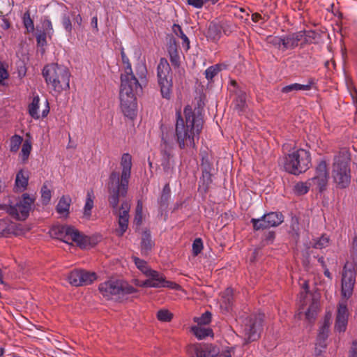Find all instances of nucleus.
<instances>
[{"instance_id": "obj_1", "label": "nucleus", "mask_w": 357, "mask_h": 357, "mask_svg": "<svg viewBox=\"0 0 357 357\" xmlns=\"http://www.w3.org/2000/svg\"><path fill=\"white\" fill-rule=\"evenodd\" d=\"M204 116L198 107L192 109L189 105L183 109V116L180 110L176 112L174 139L181 149L196 150L204 126Z\"/></svg>"}, {"instance_id": "obj_2", "label": "nucleus", "mask_w": 357, "mask_h": 357, "mask_svg": "<svg viewBox=\"0 0 357 357\" xmlns=\"http://www.w3.org/2000/svg\"><path fill=\"white\" fill-rule=\"evenodd\" d=\"M121 173L112 171L107 182L108 202L113 209V213L129 219V211L119 209L120 198L126 197L129 181L131 176L132 156L130 153H123L121 158Z\"/></svg>"}, {"instance_id": "obj_3", "label": "nucleus", "mask_w": 357, "mask_h": 357, "mask_svg": "<svg viewBox=\"0 0 357 357\" xmlns=\"http://www.w3.org/2000/svg\"><path fill=\"white\" fill-rule=\"evenodd\" d=\"M142 91V88L139 81L121 82V108L123 114L130 119H134L137 115V104L135 93Z\"/></svg>"}, {"instance_id": "obj_4", "label": "nucleus", "mask_w": 357, "mask_h": 357, "mask_svg": "<svg viewBox=\"0 0 357 357\" xmlns=\"http://www.w3.org/2000/svg\"><path fill=\"white\" fill-rule=\"evenodd\" d=\"M284 169L293 175L305 172L311 166V154L303 149H294L281 158Z\"/></svg>"}, {"instance_id": "obj_5", "label": "nucleus", "mask_w": 357, "mask_h": 357, "mask_svg": "<svg viewBox=\"0 0 357 357\" xmlns=\"http://www.w3.org/2000/svg\"><path fill=\"white\" fill-rule=\"evenodd\" d=\"M42 74L46 83L51 84L54 91L61 92L70 89V73L66 67L57 63L47 64Z\"/></svg>"}, {"instance_id": "obj_6", "label": "nucleus", "mask_w": 357, "mask_h": 357, "mask_svg": "<svg viewBox=\"0 0 357 357\" xmlns=\"http://www.w3.org/2000/svg\"><path fill=\"white\" fill-rule=\"evenodd\" d=\"M98 289L107 300L123 302L128 298V295L136 293L137 290L122 280H110L99 284Z\"/></svg>"}, {"instance_id": "obj_7", "label": "nucleus", "mask_w": 357, "mask_h": 357, "mask_svg": "<svg viewBox=\"0 0 357 357\" xmlns=\"http://www.w3.org/2000/svg\"><path fill=\"white\" fill-rule=\"evenodd\" d=\"M52 236L68 243L72 241L80 248H86L88 244V237L83 235L78 229L67 225H54L50 229Z\"/></svg>"}, {"instance_id": "obj_8", "label": "nucleus", "mask_w": 357, "mask_h": 357, "mask_svg": "<svg viewBox=\"0 0 357 357\" xmlns=\"http://www.w3.org/2000/svg\"><path fill=\"white\" fill-rule=\"evenodd\" d=\"M332 178L340 189L347 188L351 183V169L349 160H346L342 156H335L333 164Z\"/></svg>"}, {"instance_id": "obj_9", "label": "nucleus", "mask_w": 357, "mask_h": 357, "mask_svg": "<svg viewBox=\"0 0 357 357\" xmlns=\"http://www.w3.org/2000/svg\"><path fill=\"white\" fill-rule=\"evenodd\" d=\"M171 68L165 58H161L157 67L158 82L162 97L169 100L172 93V78Z\"/></svg>"}, {"instance_id": "obj_10", "label": "nucleus", "mask_w": 357, "mask_h": 357, "mask_svg": "<svg viewBox=\"0 0 357 357\" xmlns=\"http://www.w3.org/2000/svg\"><path fill=\"white\" fill-rule=\"evenodd\" d=\"M188 352L192 357H234L232 349L221 352L219 348L211 344H195L188 347Z\"/></svg>"}, {"instance_id": "obj_11", "label": "nucleus", "mask_w": 357, "mask_h": 357, "mask_svg": "<svg viewBox=\"0 0 357 357\" xmlns=\"http://www.w3.org/2000/svg\"><path fill=\"white\" fill-rule=\"evenodd\" d=\"M264 314H251L244 320L243 333L248 342L257 341L262 331Z\"/></svg>"}, {"instance_id": "obj_12", "label": "nucleus", "mask_w": 357, "mask_h": 357, "mask_svg": "<svg viewBox=\"0 0 357 357\" xmlns=\"http://www.w3.org/2000/svg\"><path fill=\"white\" fill-rule=\"evenodd\" d=\"M284 222V215L281 212H270L259 218H252L250 222L254 231H259L275 227Z\"/></svg>"}, {"instance_id": "obj_13", "label": "nucleus", "mask_w": 357, "mask_h": 357, "mask_svg": "<svg viewBox=\"0 0 357 357\" xmlns=\"http://www.w3.org/2000/svg\"><path fill=\"white\" fill-rule=\"evenodd\" d=\"M162 144H160V153L162 155L161 166L165 172L169 174L174 168V161L172 160V150L174 148L173 142L170 140L168 132H162Z\"/></svg>"}, {"instance_id": "obj_14", "label": "nucleus", "mask_w": 357, "mask_h": 357, "mask_svg": "<svg viewBox=\"0 0 357 357\" xmlns=\"http://www.w3.org/2000/svg\"><path fill=\"white\" fill-rule=\"evenodd\" d=\"M149 278L141 284V287H154V288H169L172 289H178L180 286L172 281L167 280L163 274L153 270L147 275Z\"/></svg>"}, {"instance_id": "obj_15", "label": "nucleus", "mask_w": 357, "mask_h": 357, "mask_svg": "<svg viewBox=\"0 0 357 357\" xmlns=\"http://www.w3.org/2000/svg\"><path fill=\"white\" fill-rule=\"evenodd\" d=\"M328 178V164L322 160L318 163L315 169V175L311 179H309V181L312 185H315L320 192H322L326 189Z\"/></svg>"}, {"instance_id": "obj_16", "label": "nucleus", "mask_w": 357, "mask_h": 357, "mask_svg": "<svg viewBox=\"0 0 357 357\" xmlns=\"http://www.w3.org/2000/svg\"><path fill=\"white\" fill-rule=\"evenodd\" d=\"M356 275L355 268H349L348 264H345L342 277V294L347 298L352 295L356 283Z\"/></svg>"}, {"instance_id": "obj_17", "label": "nucleus", "mask_w": 357, "mask_h": 357, "mask_svg": "<svg viewBox=\"0 0 357 357\" xmlns=\"http://www.w3.org/2000/svg\"><path fill=\"white\" fill-rule=\"evenodd\" d=\"M33 202L34 199L31 198L29 194H23L22 199L17 202L15 205L12 206L16 209L18 215L11 216L17 220H26L29 215V212L31 209V206L33 205Z\"/></svg>"}, {"instance_id": "obj_18", "label": "nucleus", "mask_w": 357, "mask_h": 357, "mask_svg": "<svg viewBox=\"0 0 357 357\" xmlns=\"http://www.w3.org/2000/svg\"><path fill=\"white\" fill-rule=\"evenodd\" d=\"M349 312L345 303H340L337 306L335 322V330L340 333L344 332L348 324Z\"/></svg>"}, {"instance_id": "obj_19", "label": "nucleus", "mask_w": 357, "mask_h": 357, "mask_svg": "<svg viewBox=\"0 0 357 357\" xmlns=\"http://www.w3.org/2000/svg\"><path fill=\"white\" fill-rule=\"evenodd\" d=\"M303 31L291 32L282 36L283 52L292 50L297 47L303 39Z\"/></svg>"}, {"instance_id": "obj_20", "label": "nucleus", "mask_w": 357, "mask_h": 357, "mask_svg": "<svg viewBox=\"0 0 357 357\" xmlns=\"http://www.w3.org/2000/svg\"><path fill=\"white\" fill-rule=\"evenodd\" d=\"M331 319V315L330 314H326L323 324L319 330V333L317 338V345L323 349L326 348V340L329 335Z\"/></svg>"}, {"instance_id": "obj_21", "label": "nucleus", "mask_w": 357, "mask_h": 357, "mask_svg": "<svg viewBox=\"0 0 357 357\" xmlns=\"http://www.w3.org/2000/svg\"><path fill=\"white\" fill-rule=\"evenodd\" d=\"M122 62L124 65V73L121 75V82L126 81H138L132 73L131 63L128 57L126 56L124 50L122 48L121 51Z\"/></svg>"}, {"instance_id": "obj_22", "label": "nucleus", "mask_w": 357, "mask_h": 357, "mask_svg": "<svg viewBox=\"0 0 357 357\" xmlns=\"http://www.w3.org/2000/svg\"><path fill=\"white\" fill-rule=\"evenodd\" d=\"M234 93L236 96L233 101L234 110L241 114L246 107V93L241 88H237Z\"/></svg>"}, {"instance_id": "obj_23", "label": "nucleus", "mask_w": 357, "mask_h": 357, "mask_svg": "<svg viewBox=\"0 0 357 357\" xmlns=\"http://www.w3.org/2000/svg\"><path fill=\"white\" fill-rule=\"evenodd\" d=\"M141 253L142 255H148L153 248L155 246V243L152 240L151 232L148 229H145L142 236L141 243Z\"/></svg>"}, {"instance_id": "obj_24", "label": "nucleus", "mask_w": 357, "mask_h": 357, "mask_svg": "<svg viewBox=\"0 0 357 357\" xmlns=\"http://www.w3.org/2000/svg\"><path fill=\"white\" fill-rule=\"evenodd\" d=\"M219 22H211L207 27L205 36L208 40L217 43L221 38L222 32Z\"/></svg>"}, {"instance_id": "obj_25", "label": "nucleus", "mask_w": 357, "mask_h": 357, "mask_svg": "<svg viewBox=\"0 0 357 357\" xmlns=\"http://www.w3.org/2000/svg\"><path fill=\"white\" fill-rule=\"evenodd\" d=\"M171 197V189L169 183H166L163 187L161 195L158 199L159 211L161 215L168 208L169 201Z\"/></svg>"}, {"instance_id": "obj_26", "label": "nucleus", "mask_w": 357, "mask_h": 357, "mask_svg": "<svg viewBox=\"0 0 357 357\" xmlns=\"http://www.w3.org/2000/svg\"><path fill=\"white\" fill-rule=\"evenodd\" d=\"M315 84L314 79H310L308 80L307 84H301L298 83H294L287 86H285L282 88L281 92L283 93H289L292 91H309L312 89V86Z\"/></svg>"}, {"instance_id": "obj_27", "label": "nucleus", "mask_w": 357, "mask_h": 357, "mask_svg": "<svg viewBox=\"0 0 357 357\" xmlns=\"http://www.w3.org/2000/svg\"><path fill=\"white\" fill-rule=\"evenodd\" d=\"M71 204V198L70 196H62L58 204L56 205V212L61 215L67 217L69 214V208Z\"/></svg>"}, {"instance_id": "obj_28", "label": "nucleus", "mask_w": 357, "mask_h": 357, "mask_svg": "<svg viewBox=\"0 0 357 357\" xmlns=\"http://www.w3.org/2000/svg\"><path fill=\"white\" fill-rule=\"evenodd\" d=\"M94 194L92 190H89L86 194V202L84 207L83 217L89 220L91 216V210L94 206Z\"/></svg>"}, {"instance_id": "obj_29", "label": "nucleus", "mask_w": 357, "mask_h": 357, "mask_svg": "<svg viewBox=\"0 0 357 357\" xmlns=\"http://www.w3.org/2000/svg\"><path fill=\"white\" fill-rule=\"evenodd\" d=\"M191 332L199 340L213 335L212 329L209 328H202L200 326H192Z\"/></svg>"}, {"instance_id": "obj_30", "label": "nucleus", "mask_w": 357, "mask_h": 357, "mask_svg": "<svg viewBox=\"0 0 357 357\" xmlns=\"http://www.w3.org/2000/svg\"><path fill=\"white\" fill-rule=\"evenodd\" d=\"M312 185L310 181L298 182L294 187V192L296 195H305L309 191L310 187Z\"/></svg>"}, {"instance_id": "obj_31", "label": "nucleus", "mask_w": 357, "mask_h": 357, "mask_svg": "<svg viewBox=\"0 0 357 357\" xmlns=\"http://www.w3.org/2000/svg\"><path fill=\"white\" fill-rule=\"evenodd\" d=\"M319 310V303L314 299L312 300V303L309 306L307 312H305L306 319L309 321H314L316 319L317 312Z\"/></svg>"}, {"instance_id": "obj_32", "label": "nucleus", "mask_w": 357, "mask_h": 357, "mask_svg": "<svg viewBox=\"0 0 357 357\" xmlns=\"http://www.w3.org/2000/svg\"><path fill=\"white\" fill-rule=\"evenodd\" d=\"M81 277L82 270H74L69 273L68 280L71 285L79 287L82 284Z\"/></svg>"}, {"instance_id": "obj_33", "label": "nucleus", "mask_w": 357, "mask_h": 357, "mask_svg": "<svg viewBox=\"0 0 357 357\" xmlns=\"http://www.w3.org/2000/svg\"><path fill=\"white\" fill-rule=\"evenodd\" d=\"M39 102H40V98L38 96H34L32 102L29 105V113L30 116L36 119H38L40 118V116L38 113V109L39 108Z\"/></svg>"}, {"instance_id": "obj_34", "label": "nucleus", "mask_w": 357, "mask_h": 357, "mask_svg": "<svg viewBox=\"0 0 357 357\" xmlns=\"http://www.w3.org/2000/svg\"><path fill=\"white\" fill-rule=\"evenodd\" d=\"M96 274L93 272H89L82 270L81 286L89 285L96 280Z\"/></svg>"}, {"instance_id": "obj_35", "label": "nucleus", "mask_w": 357, "mask_h": 357, "mask_svg": "<svg viewBox=\"0 0 357 357\" xmlns=\"http://www.w3.org/2000/svg\"><path fill=\"white\" fill-rule=\"evenodd\" d=\"M222 70L221 64H215L208 67L205 70L206 78L211 82L214 77H215Z\"/></svg>"}, {"instance_id": "obj_36", "label": "nucleus", "mask_w": 357, "mask_h": 357, "mask_svg": "<svg viewBox=\"0 0 357 357\" xmlns=\"http://www.w3.org/2000/svg\"><path fill=\"white\" fill-rule=\"evenodd\" d=\"M266 41L268 44L272 45L275 48L283 51V45L282 43V36H268L266 38Z\"/></svg>"}, {"instance_id": "obj_37", "label": "nucleus", "mask_w": 357, "mask_h": 357, "mask_svg": "<svg viewBox=\"0 0 357 357\" xmlns=\"http://www.w3.org/2000/svg\"><path fill=\"white\" fill-rule=\"evenodd\" d=\"M302 31L303 32L305 36L303 37V39L301 43V47H303L306 44L312 43L313 40H314L318 36L317 33L313 30H303Z\"/></svg>"}, {"instance_id": "obj_38", "label": "nucleus", "mask_w": 357, "mask_h": 357, "mask_svg": "<svg viewBox=\"0 0 357 357\" xmlns=\"http://www.w3.org/2000/svg\"><path fill=\"white\" fill-rule=\"evenodd\" d=\"M172 31L177 36L180 37L183 40V44L186 45L187 49L190 48V40L186 35L183 33L181 26L179 24H174Z\"/></svg>"}, {"instance_id": "obj_39", "label": "nucleus", "mask_w": 357, "mask_h": 357, "mask_svg": "<svg viewBox=\"0 0 357 357\" xmlns=\"http://www.w3.org/2000/svg\"><path fill=\"white\" fill-rule=\"evenodd\" d=\"M134 262L137 267L146 276H147L153 270L149 268L146 261L137 257H133Z\"/></svg>"}, {"instance_id": "obj_40", "label": "nucleus", "mask_w": 357, "mask_h": 357, "mask_svg": "<svg viewBox=\"0 0 357 357\" xmlns=\"http://www.w3.org/2000/svg\"><path fill=\"white\" fill-rule=\"evenodd\" d=\"M212 314L209 311H206L200 317H194L193 320L198 326L207 325L211 323Z\"/></svg>"}, {"instance_id": "obj_41", "label": "nucleus", "mask_w": 357, "mask_h": 357, "mask_svg": "<svg viewBox=\"0 0 357 357\" xmlns=\"http://www.w3.org/2000/svg\"><path fill=\"white\" fill-rule=\"evenodd\" d=\"M28 185V176H25L24 175V172L22 170L18 172L16 175L15 178V186L17 188H20L22 190L26 189Z\"/></svg>"}, {"instance_id": "obj_42", "label": "nucleus", "mask_w": 357, "mask_h": 357, "mask_svg": "<svg viewBox=\"0 0 357 357\" xmlns=\"http://www.w3.org/2000/svg\"><path fill=\"white\" fill-rule=\"evenodd\" d=\"M23 142V137L18 135H14L11 137L10 141V151L13 153H16L20 148L22 142Z\"/></svg>"}, {"instance_id": "obj_43", "label": "nucleus", "mask_w": 357, "mask_h": 357, "mask_svg": "<svg viewBox=\"0 0 357 357\" xmlns=\"http://www.w3.org/2000/svg\"><path fill=\"white\" fill-rule=\"evenodd\" d=\"M23 24L28 33L33 32L35 29L33 20L31 18L30 12L26 11L23 15Z\"/></svg>"}, {"instance_id": "obj_44", "label": "nucleus", "mask_w": 357, "mask_h": 357, "mask_svg": "<svg viewBox=\"0 0 357 357\" xmlns=\"http://www.w3.org/2000/svg\"><path fill=\"white\" fill-rule=\"evenodd\" d=\"M219 23L221 26V32L222 31L227 36L230 35L236 28L235 24L229 21H222Z\"/></svg>"}, {"instance_id": "obj_45", "label": "nucleus", "mask_w": 357, "mask_h": 357, "mask_svg": "<svg viewBox=\"0 0 357 357\" xmlns=\"http://www.w3.org/2000/svg\"><path fill=\"white\" fill-rule=\"evenodd\" d=\"M40 192L42 203L47 205L50 202L52 197L51 190L48 188L47 183H43Z\"/></svg>"}, {"instance_id": "obj_46", "label": "nucleus", "mask_w": 357, "mask_h": 357, "mask_svg": "<svg viewBox=\"0 0 357 357\" xmlns=\"http://www.w3.org/2000/svg\"><path fill=\"white\" fill-rule=\"evenodd\" d=\"M128 220L129 219L126 218L124 217L119 216V229L116 230V235L118 236H122L124 233L126 231L128 226Z\"/></svg>"}, {"instance_id": "obj_47", "label": "nucleus", "mask_w": 357, "mask_h": 357, "mask_svg": "<svg viewBox=\"0 0 357 357\" xmlns=\"http://www.w3.org/2000/svg\"><path fill=\"white\" fill-rule=\"evenodd\" d=\"M42 31H43L44 33L47 32V34H48V37L51 38L54 33V29L52 22L47 17H45L42 20Z\"/></svg>"}, {"instance_id": "obj_48", "label": "nucleus", "mask_w": 357, "mask_h": 357, "mask_svg": "<svg viewBox=\"0 0 357 357\" xmlns=\"http://www.w3.org/2000/svg\"><path fill=\"white\" fill-rule=\"evenodd\" d=\"M31 151V144L29 141L26 140L22 144V148L21 150L22 160L23 162L27 161L29 156L30 155Z\"/></svg>"}, {"instance_id": "obj_49", "label": "nucleus", "mask_w": 357, "mask_h": 357, "mask_svg": "<svg viewBox=\"0 0 357 357\" xmlns=\"http://www.w3.org/2000/svg\"><path fill=\"white\" fill-rule=\"evenodd\" d=\"M70 17L71 16L69 15L63 14L62 15V18H61V24H62L64 29L66 30V31L69 35H70L72 33V30H73V24H72L71 20H70Z\"/></svg>"}, {"instance_id": "obj_50", "label": "nucleus", "mask_w": 357, "mask_h": 357, "mask_svg": "<svg viewBox=\"0 0 357 357\" xmlns=\"http://www.w3.org/2000/svg\"><path fill=\"white\" fill-rule=\"evenodd\" d=\"M157 318L161 321L169 322L172 319L173 314L168 310H160L157 312Z\"/></svg>"}, {"instance_id": "obj_51", "label": "nucleus", "mask_w": 357, "mask_h": 357, "mask_svg": "<svg viewBox=\"0 0 357 357\" xmlns=\"http://www.w3.org/2000/svg\"><path fill=\"white\" fill-rule=\"evenodd\" d=\"M203 250V241L202 238H197L192 243V254L194 256H197Z\"/></svg>"}, {"instance_id": "obj_52", "label": "nucleus", "mask_w": 357, "mask_h": 357, "mask_svg": "<svg viewBox=\"0 0 357 357\" xmlns=\"http://www.w3.org/2000/svg\"><path fill=\"white\" fill-rule=\"evenodd\" d=\"M202 172H212L213 167L212 162H210L208 156H203L201 162Z\"/></svg>"}, {"instance_id": "obj_53", "label": "nucleus", "mask_w": 357, "mask_h": 357, "mask_svg": "<svg viewBox=\"0 0 357 357\" xmlns=\"http://www.w3.org/2000/svg\"><path fill=\"white\" fill-rule=\"evenodd\" d=\"M47 36H48V34H47V32L46 33H44L43 31H39L36 36V42H37V45L38 47H44L45 45H47Z\"/></svg>"}, {"instance_id": "obj_54", "label": "nucleus", "mask_w": 357, "mask_h": 357, "mask_svg": "<svg viewBox=\"0 0 357 357\" xmlns=\"http://www.w3.org/2000/svg\"><path fill=\"white\" fill-rule=\"evenodd\" d=\"M169 59L172 66L176 68L180 66V56L178 54V52H173L169 53Z\"/></svg>"}, {"instance_id": "obj_55", "label": "nucleus", "mask_w": 357, "mask_h": 357, "mask_svg": "<svg viewBox=\"0 0 357 357\" xmlns=\"http://www.w3.org/2000/svg\"><path fill=\"white\" fill-rule=\"evenodd\" d=\"M329 243V238L327 236H322L319 240H317L313 247L316 249H322L328 245Z\"/></svg>"}, {"instance_id": "obj_56", "label": "nucleus", "mask_w": 357, "mask_h": 357, "mask_svg": "<svg viewBox=\"0 0 357 357\" xmlns=\"http://www.w3.org/2000/svg\"><path fill=\"white\" fill-rule=\"evenodd\" d=\"M17 73L19 78L22 79L26 76V67L24 61L17 63Z\"/></svg>"}, {"instance_id": "obj_57", "label": "nucleus", "mask_w": 357, "mask_h": 357, "mask_svg": "<svg viewBox=\"0 0 357 357\" xmlns=\"http://www.w3.org/2000/svg\"><path fill=\"white\" fill-rule=\"evenodd\" d=\"M8 71L3 67L2 63L0 62V85H4V80L8 79Z\"/></svg>"}, {"instance_id": "obj_58", "label": "nucleus", "mask_w": 357, "mask_h": 357, "mask_svg": "<svg viewBox=\"0 0 357 357\" xmlns=\"http://www.w3.org/2000/svg\"><path fill=\"white\" fill-rule=\"evenodd\" d=\"M275 238V233L273 231H269L264 234L263 241L266 245L272 244Z\"/></svg>"}, {"instance_id": "obj_59", "label": "nucleus", "mask_w": 357, "mask_h": 357, "mask_svg": "<svg viewBox=\"0 0 357 357\" xmlns=\"http://www.w3.org/2000/svg\"><path fill=\"white\" fill-rule=\"evenodd\" d=\"M167 51L168 53L178 51V45L176 39L173 36L169 38L168 42Z\"/></svg>"}, {"instance_id": "obj_60", "label": "nucleus", "mask_w": 357, "mask_h": 357, "mask_svg": "<svg viewBox=\"0 0 357 357\" xmlns=\"http://www.w3.org/2000/svg\"><path fill=\"white\" fill-rule=\"evenodd\" d=\"M0 210L6 211L10 215H18L16 209L14 207H13L12 205L0 204Z\"/></svg>"}, {"instance_id": "obj_61", "label": "nucleus", "mask_w": 357, "mask_h": 357, "mask_svg": "<svg viewBox=\"0 0 357 357\" xmlns=\"http://www.w3.org/2000/svg\"><path fill=\"white\" fill-rule=\"evenodd\" d=\"M210 1L209 0H187L189 5L196 8H201L206 2Z\"/></svg>"}, {"instance_id": "obj_62", "label": "nucleus", "mask_w": 357, "mask_h": 357, "mask_svg": "<svg viewBox=\"0 0 357 357\" xmlns=\"http://www.w3.org/2000/svg\"><path fill=\"white\" fill-rule=\"evenodd\" d=\"M202 172V178L204 181V183L206 185L208 188V185L212 183V174L211 172Z\"/></svg>"}, {"instance_id": "obj_63", "label": "nucleus", "mask_w": 357, "mask_h": 357, "mask_svg": "<svg viewBox=\"0 0 357 357\" xmlns=\"http://www.w3.org/2000/svg\"><path fill=\"white\" fill-rule=\"evenodd\" d=\"M291 227L293 231L295 232H298L299 230V222H298V218L296 217H293L291 218Z\"/></svg>"}, {"instance_id": "obj_64", "label": "nucleus", "mask_w": 357, "mask_h": 357, "mask_svg": "<svg viewBox=\"0 0 357 357\" xmlns=\"http://www.w3.org/2000/svg\"><path fill=\"white\" fill-rule=\"evenodd\" d=\"M349 357H357V342H354L349 351Z\"/></svg>"}]
</instances>
